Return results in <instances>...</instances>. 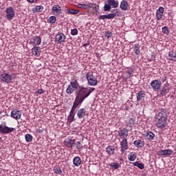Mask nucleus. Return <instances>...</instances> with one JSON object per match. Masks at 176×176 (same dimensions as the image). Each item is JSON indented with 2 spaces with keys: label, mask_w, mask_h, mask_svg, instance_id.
<instances>
[{
  "label": "nucleus",
  "mask_w": 176,
  "mask_h": 176,
  "mask_svg": "<svg viewBox=\"0 0 176 176\" xmlns=\"http://www.w3.org/2000/svg\"><path fill=\"white\" fill-rule=\"evenodd\" d=\"M28 2H29L30 3H34V2H35V0H27Z\"/></svg>",
  "instance_id": "nucleus-55"
},
{
  "label": "nucleus",
  "mask_w": 176,
  "mask_h": 176,
  "mask_svg": "<svg viewBox=\"0 0 176 176\" xmlns=\"http://www.w3.org/2000/svg\"><path fill=\"white\" fill-rule=\"evenodd\" d=\"M78 8L84 10L91 9V13L96 14V16L100 10V6L94 3H80L78 5Z\"/></svg>",
  "instance_id": "nucleus-2"
},
{
  "label": "nucleus",
  "mask_w": 176,
  "mask_h": 176,
  "mask_svg": "<svg viewBox=\"0 0 176 176\" xmlns=\"http://www.w3.org/2000/svg\"><path fill=\"white\" fill-rule=\"evenodd\" d=\"M151 86L154 91H160L162 89V82L159 80H153L151 82Z\"/></svg>",
  "instance_id": "nucleus-6"
},
{
  "label": "nucleus",
  "mask_w": 176,
  "mask_h": 176,
  "mask_svg": "<svg viewBox=\"0 0 176 176\" xmlns=\"http://www.w3.org/2000/svg\"><path fill=\"white\" fill-rule=\"evenodd\" d=\"M74 146L78 149V151H82V149H83V145H82V143H80L79 141H74Z\"/></svg>",
  "instance_id": "nucleus-39"
},
{
  "label": "nucleus",
  "mask_w": 176,
  "mask_h": 176,
  "mask_svg": "<svg viewBox=\"0 0 176 176\" xmlns=\"http://www.w3.org/2000/svg\"><path fill=\"white\" fill-rule=\"evenodd\" d=\"M146 96V94H145L144 91H141L138 92L136 94L137 101H138V102H140V101H144Z\"/></svg>",
  "instance_id": "nucleus-21"
},
{
  "label": "nucleus",
  "mask_w": 176,
  "mask_h": 176,
  "mask_svg": "<svg viewBox=\"0 0 176 176\" xmlns=\"http://www.w3.org/2000/svg\"><path fill=\"white\" fill-rule=\"evenodd\" d=\"M155 116L168 117L167 110L165 109H161Z\"/></svg>",
  "instance_id": "nucleus-34"
},
{
  "label": "nucleus",
  "mask_w": 176,
  "mask_h": 176,
  "mask_svg": "<svg viewBox=\"0 0 176 176\" xmlns=\"http://www.w3.org/2000/svg\"><path fill=\"white\" fill-rule=\"evenodd\" d=\"M133 144L136 148H144L145 146V142L141 140H137L133 142Z\"/></svg>",
  "instance_id": "nucleus-24"
},
{
  "label": "nucleus",
  "mask_w": 176,
  "mask_h": 176,
  "mask_svg": "<svg viewBox=\"0 0 176 176\" xmlns=\"http://www.w3.org/2000/svg\"><path fill=\"white\" fill-rule=\"evenodd\" d=\"M52 14L54 16H60L62 12L61 7L58 5H54L52 8Z\"/></svg>",
  "instance_id": "nucleus-14"
},
{
  "label": "nucleus",
  "mask_w": 176,
  "mask_h": 176,
  "mask_svg": "<svg viewBox=\"0 0 176 176\" xmlns=\"http://www.w3.org/2000/svg\"><path fill=\"white\" fill-rule=\"evenodd\" d=\"M32 53L34 56H39L41 53V47H34L32 49Z\"/></svg>",
  "instance_id": "nucleus-32"
},
{
  "label": "nucleus",
  "mask_w": 176,
  "mask_h": 176,
  "mask_svg": "<svg viewBox=\"0 0 176 176\" xmlns=\"http://www.w3.org/2000/svg\"><path fill=\"white\" fill-rule=\"evenodd\" d=\"M85 116H86V109L83 108L80 109L77 112V117L78 119H82Z\"/></svg>",
  "instance_id": "nucleus-26"
},
{
  "label": "nucleus",
  "mask_w": 176,
  "mask_h": 176,
  "mask_svg": "<svg viewBox=\"0 0 176 176\" xmlns=\"http://www.w3.org/2000/svg\"><path fill=\"white\" fill-rule=\"evenodd\" d=\"M79 88V82H78V80H74L69 82L68 85L66 93L67 94H72L75 90H78Z\"/></svg>",
  "instance_id": "nucleus-3"
},
{
  "label": "nucleus",
  "mask_w": 176,
  "mask_h": 176,
  "mask_svg": "<svg viewBox=\"0 0 176 176\" xmlns=\"http://www.w3.org/2000/svg\"><path fill=\"white\" fill-rule=\"evenodd\" d=\"M162 33L164 34L165 35H168L170 34V29L167 28V26H164L162 29Z\"/></svg>",
  "instance_id": "nucleus-44"
},
{
  "label": "nucleus",
  "mask_w": 176,
  "mask_h": 176,
  "mask_svg": "<svg viewBox=\"0 0 176 176\" xmlns=\"http://www.w3.org/2000/svg\"><path fill=\"white\" fill-rule=\"evenodd\" d=\"M36 93L37 94H43V93H45V91H43V89H39L37 90V91H36Z\"/></svg>",
  "instance_id": "nucleus-51"
},
{
  "label": "nucleus",
  "mask_w": 176,
  "mask_h": 176,
  "mask_svg": "<svg viewBox=\"0 0 176 176\" xmlns=\"http://www.w3.org/2000/svg\"><path fill=\"white\" fill-rule=\"evenodd\" d=\"M0 80L3 83H7L9 85V83H12V80H13V76H12V74H10L8 73H3L0 76Z\"/></svg>",
  "instance_id": "nucleus-5"
},
{
  "label": "nucleus",
  "mask_w": 176,
  "mask_h": 176,
  "mask_svg": "<svg viewBox=\"0 0 176 176\" xmlns=\"http://www.w3.org/2000/svg\"><path fill=\"white\" fill-rule=\"evenodd\" d=\"M89 45H90V43H85V44H83V45H82V47H86V46H89Z\"/></svg>",
  "instance_id": "nucleus-54"
},
{
  "label": "nucleus",
  "mask_w": 176,
  "mask_h": 176,
  "mask_svg": "<svg viewBox=\"0 0 176 176\" xmlns=\"http://www.w3.org/2000/svg\"><path fill=\"white\" fill-rule=\"evenodd\" d=\"M6 19L10 21L11 20H13V17H14V10L13 9V7L10 6L7 8L6 10Z\"/></svg>",
  "instance_id": "nucleus-10"
},
{
  "label": "nucleus",
  "mask_w": 176,
  "mask_h": 176,
  "mask_svg": "<svg viewBox=\"0 0 176 176\" xmlns=\"http://www.w3.org/2000/svg\"><path fill=\"white\" fill-rule=\"evenodd\" d=\"M87 80L89 86H97L98 83L97 78L94 77V76L89 74H87Z\"/></svg>",
  "instance_id": "nucleus-7"
},
{
  "label": "nucleus",
  "mask_w": 176,
  "mask_h": 176,
  "mask_svg": "<svg viewBox=\"0 0 176 176\" xmlns=\"http://www.w3.org/2000/svg\"><path fill=\"white\" fill-rule=\"evenodd\" d=\"M10 116L13 119H15V120H19V119H21V111H20L16 109H13L11 111Z\"/></svg>",
  "instance_id": "nucleus-13"
},
{
  "label": "nucleus",
  "mask_w": 176,
  "mask_h": 176,
  "mask_svg": "<svg viewBox=\"0 0 176 176\" xmlns=\"http://www.w3.org/2000/svg\"><path fill=\"white\" fill-rule=\"evenodd\" d=\"M63 144L65 146H66V148H69L70 149H72L75 144V140L72 139V138H67L65 140Z\"/></svg>",
  "instance_id": "nucleus-12"
},
{
  "label": "nucleus",
  "mask_w": 176,
  "mask_h": 176,
  "mask_svg": "<svg viewBox=\"0 0 176 176\" xmlns=\"http://www.w3.org/2000/svg\"><path fill=\"white\" fill-rule=\"evenodd\" d=\"M14 131H16V129L6 126V122L0 124V134H10Z\"/></svg>",
  "instance_id": "nucleus-4"
},
{
  "label": "nucleus",
  "mask_w": 176,
  "mask_h": 176,
  "mask_svg": "<svg viewBox=\"0 0 176 176\" xmlns=\"http://www.w3.org/2000/svg\"><path fill=\"white\" fill-rule=\"evenodd\" d=\"M106 153H107L109 156H111V155H115V147H113V146H109L106 148Z\"/></svg>",
  "instance_id": "nucleus-29"
},
{
  "label": "nucleus",
  "mask_w": 176,
  "mask_h": 176,
  "mask_svg": "<svg viewBox=\"0 0 176 176\" xmlns=\"http://www.w3.org/2000/svg\"><path fill=\"white\" fill-rule=\"evenodd\" d=\"M111 8L112 7L109 5V3L104 4V12H109V10H111Z\"/></svg>",
  "instance_id": "nucleus-45"
},
{
  "label": "nucleus",
  "mask_w": 176,
  "mask_h": 176,
  "mask_svg": "<svg viewBox=\"0 0 176 176\" xmlns=\"http://www.w3.org/2000/svg\"><path fill=\"white\" fill-rule=\"evenodd\" d=\"M57 21V18L55 16H51L47 19V23L54 24Z\"/></svg>",
  "instance_id": "nucleus-38"
},
{
  "label": "nucleus",
  "mask_w": 176,
  "mask_h": 176,
  "mask_svg": "<svg viewBox=\"0 0 176 176\" xmlns=\"http://www.w3.org/2000/svg\"><path fill=\"white\" fill-rule=\"evenodd\" d=\"M30 42L32 45H34V46H38V45H41L42 39L39 36H34L32 38Z\"/></svg>",
  "instance_id": "nucleus-20"
},
{
  "label": "nucleus",
  "mask_w": 176,
  "mask_h": 176,
  "mask_svg": "<svg viewBox=\"0 0 176 176\" xmlns=\"http://www.w3.org/2000/svg\"><path fill=\"white\" fill-rule=\"evenodd\" d=\"M167 121H164V120L156 119L155 126L157 129H164L166 127V124Z\"/></svg>",
  "instance_id": "nucleus-18"
},
{
  "label": "nucleus",
  "mask_w": 176,
  "mask_h": 176,
  "mask_svg": "<svg viewBox=\"0 0 176 176\" xmlns=\"http://www.w3.org/2000/svg\"><path fill=\"white\" fill-rule=\"evenodd\" d=\"M136 159L137 154H135V153H131L130 154H129L128 160H129V162H134V160H135Z\"/></svg>",
  "instance_id": "nucleus-35"
},
{
  "label": "nucleus",
  "mask_w": 176,
  "mask_h": 176,
  "mask_svg": "<svg viewBox=\"0 0 176 176\" xmlns=\"http://www.w3.org/2000/svg\"><path fill=\"white\" fill-rule=\"evenodd\" d=\"M94 90H96V89L93 87H85L79 85L78 90L76 91V98L73 104L80 107V105L83 104V101H85Z\"/></svg>",
  "instance_id": "nucleus-1"
},
{
  "label": "nucleus",
  "mask_w": 176,
  "mask_h": 176,
  "mask_svg": "<svg viewBox=\"0 0 176 176\" xmlns=\"http://www.w3.org/2000/svg\"><path fill=\"white\" fill-rule=\"evenodd\" d=\"M43 6H36L33 9V13H40V12L43 11Z\"/></svg>",
  "instance_id": "nucleus-31"
},
{
  "label": "nucleus",
  "mask_w": 176,
  "mask_h": 176,
  "mask_svg": "<svg viewBox=\"0 0 176 176\" xmlns=\"http://www.w3.org/2000/svg\"><path fill=\"white\" fill-rule=\"evenodd\" d=\"M125 124L128 127H133L135 124V118H127L125 120Z\"/></svg>",
  "instance_id": "nucleus-22"
},
{
  "label": "nucleus",
  "mask_w": 176,
  "mask_h": 176,
  "mask_svg": "<svg viewBox=\"0 0 176 176\" xmlns=\"http://www.w3.org/2000/svg\"><path fill=\"white\" fill-rule=\"evenodd\" d=\"M110 167L111 170H118V168H120V164L118 162H112Z\"/></svg>",
  "instance_id": "nucleus-36"
},
{
  "label": "nucleus",
  "mask_w": 176,
  "mask_h": 176,
  "mask_svg": "<svg viewBox=\"0 0 176 176\" xmlns=\"http://www.w3.org/2000/svg\"><path fill=\"white\" fill-rule=\"evenodd\" d=\"M118 135L120 136V138H126V137L129 136V129L124 128L123 129H121L118 132Z\"/></svg>",
  "instance_id": "nucleus-19"
},
{
  "label": "nucleus",
  "mask_w": 176,
  "mask_h": 176,
  "mask_svg": "<svg viewBox=\"0 0 176 176\" xmlns=\"http://www.w3.org/2000/svg\"><path fill=\"white\" fill-rule=\"evenodd\" d=\"M67 12L69 14H78V13H79V10L74 9H67Z\"/></svg>",
  "instance_id": "nucleus-42"
},
{
  "label": "nucleus",
  "mask_w": 176,
  "mask_h": 176,
  "mask_svg": "<svg viewBox=\"0 0 176 176\" xmlns=\"http://www.w3.org/2000/svg\"><path fill=\"white\" fill-rule=\"evenodd\" d=\"M126 72L129 74L128 78H130V76H131V74L134 72V70L133 69H129L126 71Z\"/></svg>",
  "instance_id": "nucleus-49"
},
{
  "label": "nucleus",
  "mask_w": 176,
  "mask_h": 176,
  "mask_svg": "<svg viewBox=\"0 0 176 176\" xmlns=\"http://www.w3.org/2000/svg\"><path fill=\"white\" fill-rule=\"evenodd\" d=\"M163 14H164V8L160 6L157 10L155 13V17L157 20L160 21L162 19H163Z\"/></svg>",
  "instance_id": "nucleus-15"
},
{
  "label": "nucleus",
  "mask_w": 176,
  "mask_h": 176,
  "mask_svg": "<svg viewBox=\"0 0 176 176\" xmlns=\"http://www.w3.org/2000/svg\"><path fill=\"white\" fill-rule=\"evenodd\" d=\"M115 11L116 12L107 14L108 20H112V19H115V17H116V14L118 13V9H116L113 10V12H115Z\"/></svg>",
  "instance_id": "nucleus-40"
},
{
  "label": "nucleus",
  "mask_w": 176,
  "mask_h": 176,
  "mask_svg": "<svg viewBox=\"0 0 176 176\" xmlns=\"http://www.w3.org/2000/svg\"><path fill=\"white\" fill-rule=\"evenodd\" d=\"M71 34L73 36L78 35V29L74 28L71 30Z\"/></svg>",
  "instance_id": "nucleus-46"
},
{
  "label": "nucleus",
  "mask_w": 176,
  "mask_h": 176,
  "mask_svg": "<svg viewBox=\"0 0 176 176\" xmlns=\"http://www.w3.org/2000/svg\"><path fill=\"white\" fill-rule=\"evenodd\" d=\"M161 80H162V83H164V82H166V80H167V77L165 76V77H164V78H162Z\"/></svg>",
  "instance_id": "nucleus-52"
},
{
  "label": "nucleus",
  "mask_w": 176,
  "mask_h": 176,
  "mask_svg": "<svg viewBox=\"0 0 176 176\" xmlns=\"http://www.w3.org/2000/svg\"><path fill=\"white\" fill-rule=\"evenodd\" d=\"M104 35L106 38H111V36H112V32H111L110 31L105 32Z\"/></svg>",
  "instance_id": "nucleus-47"
},
{
  "label": "nucleus",
  "mask_w": 176,
  "mask_h": 176,
  "mask_svg": "<svg viewBox=\"0 0 176 176\" xmlns=\"http://www.w3.org/2000/svg\"><path fill=\"white\" fill-rule=\"evenodd\" d=\"M173 153H174V151L170 148L158 151L159 156H167L173 155Z\"/></svg>",
  "instance_id": "nucleus-17"
},
{
  "label": "nucleus",
  "mask_w": 176,
  "mask_h": 176,
  "mask_svg": "<svg viewBox=\"0 0 176 176\" xmlns=\"http://www.w3.org/2000/svg\"><path fill=\"white\" fill-rule=\"evenodd\" d=\"M37 133H38V134L43 133V129H37Z\"/></svg>",
  "instance_id": "nucleus-53"
},
{
  "label": "nucleus",
  "mask_w": 176,
  "mask_h": 176,
  "mask_svg": "<svg viewBox=\"0 0 176 176\" xmlns=\"http://www.w3.org/2000/svg\"><path fill=\"white\" fill-rule=\"evenodd\" d=\"M121 148V153L123 154L129 149V143L127 142V138H124L120 143Z\"/></svg>",
  "instance_id": "nucleus-11"
},
{
  "label": "nucleus",
  "mask_w": 176,
  "mask_h": 176,
  "mask_svg": "<svg viewBox=\"0 0 176 176\" xmlns=\"http://www.w3.org/2000/svg\"><path fill=\"white\" fill-rule=\"evenodd\" d=\"M133 166L138 167L140 170H144L145 168V165L140 162H133Z\"/></svg>",
  "instance_id": "nucleus-37"
},
{
  "label": "nucleus",
  "mask_w": 176,
  "mask_h": 176,
  "mask_svg": "<svg viewBox=\"0 0 176 176\" xmlns=\"http://www.w3.org/2000/svg\"><path fill=\"white\" fill-rule=\"evenodd\" d=\"M107 3H109L111 8H119V1L118 0H107Z\"/></svg>",
  "instance_id": "nucleus-27"
},
{
  "label": "nucleus",
  "mask_w": 176,
  "mask_h": 176,
  "mask_svg": "<svg viewBox=\"0 0 176 176\" xmlns=\"http://www.w3.org/2000/svg\"><path fill=\"white\" fill-rule=\"evenodd\" d=\"M143 137L145 140H148V141H152L153 140H155V134L151 131L145 132L143 134Z\"/></svg>",
  "instance_id": "nucleus-16"
},
{
  "label": "nucleus",
  "mask_w": 176,
  "mask_h": 176,
  "mask_svg": "<svg viewBox=\"0 0 176 176\" xmlns=\"http://www.w3.org/2000/svg\"><path fill=\"white\" fill-rule=\"evenodd\" d=\"M54 173H55V174H63V170H61V168H60V166H54Z\"/></svg>",
  "instance_id": "nucleus-41"
},
{
  "label": "nucleus",
  "mask_w": 176,
  "mask_h": 176,
  "mask_svg": "<svg viewBox=\"0 0 176 176\" xmlns=\"http://www.w3.org/2000/svg\"><path fill=\"white\" fill-rule=\"evenodd\" d=\"M78 106L73 104L69 115L67 117V120L69 123H72L74 122V119H75V111H76V108H78Z\"/></svg>",
  "instance_id": "nucleus-9"
},
{
  "label": "nucleus",
  "mask_w": 176,
  "mask_h": 176,
  "mask_svg": "<svg viewBox=\"0 0 176 176\" xmlns=\"http://www.w3.org/2000/svg\"><path fill=\"white\" fill-rule=\"evenodd\" d=\"M169 91L170 89L168 87H164L162 89L160 90V94L161 96H166Z\"/></svg>",
  "instance_id": "nucleus-33"
},
{
  "label": "nucleus",
  "mask_w": 176,
  "mask_h": 176,
  "mask_svg": "<svg viewBox=\"0 0 176 176\" xmlns=\"http://www.w3.org/2000/svg\"><path fill=\"white\" fill-rule=\"evenodd\" d=\"M73 164L76 167H79L82 164V158L79 156H76L73 158Z\"/></svg>",
  "instance_id": "nucleus-23"
},
{
  "label": "nucleus",
  "mask_w": 176,
  "mask_h": 176,
  "mask_svg": "<svg viewBox=\"0 0 176 176\" xmlns=\"http://www.w3.org/2000/svg\"><path fill=\"white\" fill-rule=\"evenodd\" d=\"M2 142V138L0 137V142Z\"/></svg>",
  "instance_id": "nucleus-56"
},
{
  "label": "nucleus",
  "mask_w": 176,
  "mask_h": 176,
  "mask_svg": "<svg viewBox=\"0 0 176 176\" xmlns=\"http://www.w3.org/2000/svg\"><path fill=\"white\" fill-rule=\"evenodd\" d=\"M120 8L122 10H127L129 9V2L126 0L121 1Z\"/></svg>",
  "instance_id": "nucleus-28"
},
{
  "label": "nucleus",
  "mask_w": 176,
  "mask_h": 176,
  "mask_svg": "<svg viewBox=\"0 0 176 176\" xmlns=\"http://www.w3.org/2000/svg\"><path fill=\"white\" fill-rule=\"evenodd\" d=\"M141 46H140L139 43H135L134 45L133 52L136 56H140V53H141V50H140Z\"/></svg>",
  "instance_id": "nucleus-30"
},
{
  "label": "nucleus",
  "mask_w": 176,
  "mask_h": 176,
  "mask_svg": "<svg viewBox=\"0 0 176 176\" xmlns=\"http://www.w3.org/2000/svg\"><path fill=\"white\" fill-rule=\"evenodd\" d=\"M105 19H108L107 15H101L99 16V20H105Z\"/></svg>",
  "instance_id": "nucleus-50"
},
{
  "label": "nucleus",
  "mask_w": 176,
  "mask_h": 176,
  "mask_svg": "<svg viewBox=\"0 0 176 176\" xmlns=\"http://www.w3.org/2000/svg\"><path fill=\"white\" fill-rule=\"evenodd\" d=\"M167 59L169 60V61H176V51L169 52Z\"/></svg>",
  "instance_id": "nucleus-25"
},
{
  "label": "nucleus",
  "mask_w": 176,
  "mask_h": 176,
  "mask_svg": "<svg viewBox=\"0 0 176 176\" xmlns=\"http://www.w3.org/2000/svg\"><path fill=\"white\" fill-rule=\"evenodd\" d=\"M156 119H160L161 120H164L165 122H167V118L168 117H163V116H155Z\"/></svg>",
  "instance_id": "nucleus-48"
},
{
  "label": "nucleus",
  "mask_w": 176,
  "mask_h": 176,
  "mask_svg": "<svg viewBox=\"0 0 176 176\" xmlns=\"http://www.w3.org/2000/svg\"><path fill=\"white\" fill-rule=\"evenodd\" d=\"M65 39H67V36L64 33H58L55 36V42L58 45L64 43V42H65Z\"/></svg>",
  "instance_id": "nucleus-8"
},
{
  "label": "nucleus",
  "mask_w": 176,
  "mask_h": 176,
  "mask_svg": "<svg viewBox=\"0 0 176 176\" xmlns=\"http://www.w3.org/2000/svg\"><path fill=\"white\" fill-rule=\"evenodd\" d=\"M25 141L26 142H31L33 140V137L32 136L31 134L27 133L25 135Z\"/></svg>",
  "instance_id": "nucleus-43"
}]
</instances>
